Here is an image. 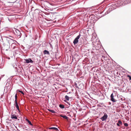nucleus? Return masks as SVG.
<instances>
[{
  "label": "nucleus",
  "instance_id": "nucleus-45",
  "mask_svg": "<svg viewBox=\"0 0 131 131\" xmlns=\"http://www.w3.org/2000/svg\"><path fill=\"white\" fill-rule=\"evenodd\" d=\"M15 69H17V67H15Z\"/></svg>",
  "mask_w": 131,
  "mask_h": 131
},
{
  "label": "nucleus",
  "instance_id": "nucleus-34",
  "mask_svg": "<svg viewBox=\"0 0 131 131\" xmlns=\"http://www.w3.org/2000/svg\"><path fill=\"white\" fill-rule=\"evenodd\" d=\"M57 46L58 47V41H57V42H56V46L57 47Z\"/></svg>",
  "mask_w": 131,
  "mask_h": 131
},
{
  "label": "nucleus",
  "instance_id": "nucleus-29",
  "mask_svg": "<svg viewBox=\"0 0 131 131\" xmlns=\"http://www.w3.org/2000/svg\"><path fill=\"white\" fill-rule=\"evenodd\" d=\"M124 126L125 127H127L128 125V124L127 123H124Z\"/></svg>",
  "mask_w": 131,
  "mask_h": 131
},
{
  "label": "nucleus",
  "instance_id": "nucleus-2",
  "mask_svg": "<svg viewBox=\"0 0 131 131\" xmlns=\"http://www.w3.org/2000/svg\"><path fill=\"white\" fill-rule=\"evenodd\" d=\"M13 31L15 36H16V37H14L11 36H8L6 37L7 38V40H8V41H9V40L8 39H10V40L13 41H16L15 39H16L17 38H20L21 36V33L16 28H14Z\"/></svg>",
  "mask_w": 131,
  "mask_h": 131
},
{
  "label": "nucleus",
  "instance_id": "nucleus-48",
  "mask_svg": "<svg viewBox=\"0 0 131 131\" xmlns=\"http://www.w3.org/2000/svg\"><path fill=\"white\" fill-rule=\"evenodd\" d=\"M8 20H9V19H8Z\"/></svg>",
  "mask_w": 131,
  "mask_h": 131
},
{
  "label": "nucleus",
  "instance_id": "nucleus-37",
  "mask_svg": "<svg viewBox=\"0 0 131 131\" xmlns=\"http://www.w3.org/2000/svg\"><path fill=\"white\" fill-rule=\"evenodd\" d=\"M102 96L103 97L102 99H104V96H103V94H102Z\"/></svg>",
  "mask_w": 131,
  "mask_h": 131
},
{
  "label": "nucleus",
  "instance_id": "nucleus-33",
  "mask_svg": "<svg viewBox=\"0 0 131 131\" xmlns=\"http://www.w3.org/2000/svg\"><path fill=\"white\" fill-rule=\"evenodd\" d=\"M116 124L117 126H121V125H119V123L118 122Z\"/></svg>",
  "mask_w": 131,
  "mask_h": 131
},
{
  "label": "nucleus",
  "instance_id": "nucleus-31",
  "mask_svg": "<svg viewBox=\"0 0 131 131\" xmlns=\"http://www.w3.org/2000/svg\"><path fill=\"white\" fill-rule=\"evenodd\" d=\"M73 43L74 45H76V44L78 43L79 41H73Z\"/></svg>",
  "mask_w": 131,
  "mask_h": 131
},
{
  "label": "nucleus",
  "instance_id": "nucleus-12",
  "mask_svg": "<svg viewBox=\"0 0 131 131\" xmlns=\"http://www.w3.org/2000/svg\"><path fill=\"white\" fill-rule=\"evenodd\" d=\"M11 118L12 119H18L16 115L15 114H12L11 115Z\"/></svg>",
  "mask_w": 131,
  "mask_h": 131
},
{
  "label": "nucleus",
  "instance_id": "nucleus-15",
  "mask_svg": "<svg viewBox=\"0 0 131 131\" xmlns=\"http://www.w3.org/2000/svg\"><path fill=\"white\" fill-rule=\"evenodd\" d=\"M47 41H43L42 43V46L45 47L47 46L48 45V43H47Z\"/></svg>",
  "mask_w": 131,
  "mask_h": 131
},
{
  "label": "nucleus",
  "instance_id": "nucleus-18",
  "mask_svg": "<svg viewBox=\"0 0 131 131\" xmlns=\"http://www.w3.org/2000/svg\"><path fill=\"white\" fill-rule=\"evenodd\" d=\"M30 44L32 47L35 46L36 44L35 41H31Z\"/></svg>",
  "mask_w": 131,
  "mask_h": 131
},
{
  "label": "nucleus",
  "instance_id": "nucleus-19",
  "mask_svg": "<svg viewBox=\"0 0 131 131\" xmlns=\"http://www.w3.org/2000/svg\"><path fill=\"white\" fill-rule=\"evenodd\" d=\"M26 120L28 122L29 125L32 126H33V125L32 124L31 122L28 119L26 118Z\"/></svg>",
  "mask_w": 131,
  "mask_h": 131
},
{
  "label": "nucleus",
  "instance_id": "nucleus-22",
  "mask_svg": "<svg viewBox=\"0 0 131 131\" xmlns=\"http://www.w3.org/2000/svg\"><path fill=\"white\" fill-rule=\"evenodd\" d=\"M59 106L61 109H63L64 108V105L61 104H60L59 105Z\"/></svg>",
  "mask_w": 131,
  "mask_h": 131
},
{
  "label": "nucleus",
  "instance_id": "nucleus-25",
  "mask_svg": "<svg viewBox=\"0 0 131 131\" xmlns=\"http://www.w3.org/2000/svg\"><path fill=\"white\" fill-rule=\"evenodd\" d=\"M17 92H19L20 93H21L23 95L24 94V93L21 90H20L19 89L17 90Z\"/></svg>",
  "mask_w": 131,
  "mask_h": 131
},
{
  "label": "nucleus",
  "instance_id": "nucleus-41",
  "mask_svg": "<svg viewBox=\"0 0 131 131\" xmlns=\"http://www.w3.org/2000/svg\"><path fill=\"white\" fill-rule=\"evenodd\" d=\"M121 127V128H123V129H124L125 128V127H123V126Z\"/></svg>",
  "mask_w": 131,
  "mask_h": 131
},
{
  "label": "nucleus",
  "instance_id": "nucleus-32",
  "mask_svg": "<svg viewBox=\"0 0 131 131\" xmlns=\"http://www.w3.org/2000/svg\"><path fill=\"white\" fill-rule=\"evenodd\" d=\"M74 85L76 88H78V86H77V83H75Z\"/></svg>",
  "mask_w": 131,
  "mask_h": 131
},
{
  "label": "nucleus",
  "instance_id": "nucleus-5",
  "mask_svg": "<svg viewBox=\"0 0 131 131\" xmlns=\"http://www.w3.org/2000/svg\"><path fill=\"white\" fill-rule=\"evenodd\" d=\"M118 97V96H117L115 93L113 94L112 93L111 94L110 96V100L113 102H118L116 99Z\"/></svg>",
  "mask_w": 131,
  "mask_h": 131
},
{
  "label": "nucleus",
  "instance_id": "nucleus-28",
  "mask_svg": "<svg viewBox=\"0 0 131 131\" xmlns=\"http://www.w3.org/2000/svg\"><path fill=\"white\" fill-rule=\"evenodd\" d=\"M4 66V64L3 63H1L0 64V68H2L3 67V66Z\"/></svg>",
  "mask_w": 131,
  "mask_h": 131
},
{
  "label": "nucleus",
  "instance_id": "nucleus-47",
  "mask_svg": "<svg viewBox=\"0 0 131 131\" xmlns=\"http://www.w3.org/2000/svg\"><path fill=\"white\" fill-rule=\"evenodd\" d=\"M33 2H34V1H33Z\"/></svg>",
  "mask_w": 131,
  "mask_h": 131
},
{
  "label": "nucleus",
  "instance_id": "nucleus-7",
  "mask_svg": "<svg viewBox=\"0 0 131 131\" xmlns=\"http://www.w3.org/2000/svg\"><path fill=\"white\" fill-rule=\"evenodd\" d=\"M79 39V40L80 41H82L83 40H84V39L83 38V36L82 35H81V34L80 33H79V35H78L75 38L73 41H79L78 40Z\"/></svg>",
  "mask_w": 131,
  "mask_h": 131
},
{
  "label": "nucleus",
  "instance_id": "nucleus-23",
  "mask_svg": "<svg viewBox=\"0 0 131 131\" xmlns=\"http://www.w3.org/2000/svg\"><path fill=\"white\" fill-rule=\"evenodd\" d=\"M48 110L49 112H51L53 113H56V112L54 110H52L50 109H48Z\"/></svg>",
  "mask_w": 131,
  "mask_h": 131
},
{
  "label": "nucleus",
  "instance_id": "nucleus-36",
  "mask_svg": "<svg viewBox=\"0 0 131 131\" xmlns=\"http://www.w3.org/2000/svg\"><path fill=\"white\" fill-rule=\"evenodd\" d=\"M49 44L50 46V47L51 48H52V46L51 44L50 43H49Z\"/></svg>",
  "mask_w": 131,
  "mask_h": 131
},
{
  "label": "nucleus",
  "instance_id": "nucleus-30",
  "mask_svg": "<svg viewBox=\"0 0 131 131\" xmlns=\"http://www.w3.org/2000/svg\"><path fill=\"white\" fill-rule=\"evenodd\" d=\"M127 77L129 78V80H131V76L129 75H127Z\"/></svg>",
  "mask_w": 131,
  "mask_h": 131
},
{
  "label": "nucleus",
  "instance_id": "nucleus-44",
  "mask_svg": "<svg viewBox=\"0 0 131 131\" xmlns=\"http://www.w3.org/2000/svg\"><path fill=\"white\" fill-rule=\"evenodd\" d=\"M67 113H70V112H67Z\"/></svg>",
  "mask_w": 131,
  "mask_h": 131
},
{
  "label": "nucleus",
  "instance_id": "nucleus-20",
  "mask_svg": "<svg viewBox=\"0 0 131 131\" xmlns=\"http://www.w3.org/2000/svg\"><path fill=\"white\" fill-rule=\"evenodd\" d=\"M20 50L16 49L15 50V52L16 54H19L20 53Z\"/></svg>",
  "mask_w": 131,
  "mask_h": 131
},
{
  "label": "nucleus",
  "instance_id": "nucleus-40",
  "mask_svg": "<svg viewBox=\"0 0 131 131\" xmlns=\"http://www.w3.org/2000/svg\"><path fill=\"white\" fill-rule=\"evenodd\" d=\"M71 93H72L71 92H70L69 93H67V94H70Z\"/></svg>",
  "mask_w": 131,
  "mask_h": 131
},
{
  "label": "nucleus",
  "instance_id": "nucleus-17",
  "mask_svg": "<svg viewBox=\"0 0 131 131\" xmlns=\"http://www.w3.org/2000/svg\"><path fill=\"white\" fill-rule=\"evenodd\" d=\"M60 116L63 118L66 119H68V117L65 115H61Z\"/></svg>",
  "mask_w": 131,
  "mask_h": 131
},
{
  "label": "nucleus",
  "instance_id": "nucleus-10",
  "mask_svg": "<svg viewBox=\"0 0 131 131\" xmlns=\"http://www.w3.org/2000/svg\"><path fill=\"white\" fill-rule=\"evenodd\" d=\"M24 60H25V62H24L25 63H33L34 61L31 60V58H28V59H24Z\"/></svg>",
  "mask_w": 131,
  "mask_h": 131
},
{
  "label": "nucleus",
  "instance_id": "nucleus-21",
  "mask_svg": "<svg viewBox=\"0 0 131 131\" xmlns=\"http://www.w3.org/2000/svg\"><path fill=\"white\" fill-rule=\"evenodd\" d=\"M44 2L45 3V4L48 6L49 5H52V4L50 3L47 1H45Z\"/></svg>",
  "mask_w": 131,
  "mask_h": 131
},
{
  "label": "nucleus",
  "instance_id": "nucleus-26",
  "mask_svg": "<svg viewBox=\"0 0 131 131\" xmlns=\"http://www.w3.org/2000/svg\"><path fill=\"white\" fill-rule=\"evenodd\" d=\"M6 85H7V87L8 88H10V86H11V85L10 84H9V83H7L6 84Z\"/></svg>",
  "mask_w": 131,
  "mask_h": 131
},
{
  "label": "nucleus",
  "instance_id": "nucleus-38",
  "mask_svg": "<svg viewBox=\"0 0 131 131\" xmlns=\"http://www.w3.org/2000/svg\"><path fill=\"white\" fill-rule=\"evenodd\" d=\"M12 108L14 110L15 107V106H13L12 107Z\"/></svg>",
  "mask_w": 131,
  "mask_h": 131
},
{
  "label": "nucleus",
  "instance_id": "nucleus-43",
  "mask_svg": "<svg viewBox=\"0 0 131 131\" xmlns=\"http://www.w3.org/2000/svg\"><path fill=\"white\" fill-rule=\"evenodd\" d=\"M17 131H20L18 129H17Z\"/></svg>",
  "mask_w": 131,
  "mask_h": 131
},
{
  "label": "nucleus",
  "instance_id": "nucleus-14",
  "mask_svg": "<svg viewBox=\"0 0 131 131\" xmlns=\"http://www.w3.org/2000/svg\"><path fill=\"white\" fill-rule=\"evenodd\" d=\"M43 53L44 54H48L50 55V53L49 51L46 50H44L43 51Z\"/></svg>",
  "mask_w": 131,
  "mask_h": 131
},
{
  "label": "nucleus",
  "instance_id": "nucleus-8",
  "mask_svg": "<svg viewBox=\"0 0 131 131\" xmlns=\"http://www.w3.org/2000/svg\"><path fill=\"white\" fill-rule=\"evenodd\" d=\"M108 115L105 113H104L103 116L100 118V119L103 121H105L107 119Z\"/></svg>",
  "mask_w": 131,
  "mask_h": 131
},
{
  "label": "nucleus",
  "instance_id": "nucleus-49",
  "mask_svg": "<svg viewBox=\"0 0 131 131\" xmlns=\"http://www.w3.org/2000/svg\"><path fill=\"white\" fill-rule=\"evenodd\" d=\"M1 40V39H0V40Z\"/></svg>",
  "mask_w": 131,
  "mask_h": 131
},
{
  "label": "nucleus",
  "instance_id": "nucleus-16",
  "mask_svg": "<svg viewBox=\"0 0 131 131\" xmlns=\"http://www.w3.org/2000/svg\"><path fill=\"white\" fill-rule=\"evenodd\" d=\"M65 98L66 100L68 101H69L70 98L72 99V97H69L68 96H67V95H66L65 96Z\"/></svg>",
  "mask_w": 131,
  "mask_h": 131
},
{
  "label": "nucleus",
  "instance_id": "nucleus-50",
  "mask_svg": "<svg viewBox=\"0 0 131 131\" xmlns=\"http://www.w3.org/2000/svg\"><path fill=\"white\" fill-rule=\"evenodd\" d=\"M124 131L123 130V131Z\"/></svg>",
  "mask_w": 131,
  "mask_h": 131
},
{
  "label": "nucleus",
  "instance_id": "nucleus-39",
  "mask_svg": "<svg viewBox=\"0 0 131 131\" xmlns=\"http://www.w3.org/2000/svg\"><path fill=\"white\" fill-rule=\"evenodd\" d=\"M67 100H64V102H66H66H67Z\"/></svg>",
  "mask_w": 131,
  "mask_h": 131
},
{
  "label": "nucleus",
  "instance_id": "nucleus-11",
  "mask_svg": "<svg viewBox=\"0 0 131 131\" xmlns=\"http://www.w3.org/2000/svg\"><path fill=\"white\" fill-rule=\"evenodd\" d=\"M16 42L15 43H13L12 45V46H13V49H15L16 48H17L16 46H18V45H19V43H18L17 41H15Z\"/></svg>",
  "mask_w": 131,
  "mask_h": 131
},
{
  "label": "nucleus",
  "instance_id": "nucleus-24",
  "mask_svg": "<svg viewBox=\"0 0 131 131\" xmlns=\"http://www.w3.org/2000/svg\"><path fill=\"white\" fill-rule=\"evenodd\" d=\"M25 46L28 49H29L31 47H32L30 45H28V44H26V45Z\"/></svg>",
  "mask_w": 131,
  "mask_h": 131
},
{
  "label": "nucleus",
  "instance_id": "nucleus-35",
  "mask_svg": "<svg viewBox=\"0 0 131 131\" xmlns=\"http://www.w3.org/2000/svg\"><path fill=\"white\" fill-rule=\"evenodd\" d=\"M69 105H71L70 104V103L68 102H66Z\"/></svg>",
  "mask_w": 131,
  "mask_h": 131
},
{
  "label": "nucleus",
  "instance_id": "nucleus-42",
  "mask_svg": "<svg viewBox=\"0 0 131 131\" xmlns=\"http://www.w3.org/2000/svg\"><path fill=\"white\" fill-rule=\"evenodd\" d=\"M1 39H2V40H3V38H2V37L1 36Z\"/></svg>",
  "mask_w": 131,
  "mask_h": 131
},
{
  "label": "nucleus",
  "instance_id": "nucleus-13",
  "mask_svg": "<svg viewBox=\"0 0 131 131\" xmlns=\"http://www.w3.org/2000/svg\"><path fill=\"white\" fill-rule=\"evenodd\" d=\"M49 129L53 130L55 131H59V129L57 128L54 127H50Z\"/></svg>",
  "mask_w": 131,
  "mask_h": 131
},
{
  "label": "nucleus",
  "instance_id": "nucleus-1",
  "mask_svg": "<svg viewBox=\"0 0 131 131\" xmlns=\"http://www.w3.org/2000/svg\"><path fill=\"white\" fill-rule=\"evenodd\" d=\"M126 0H119L117 1L116 3H111L110 4V5L108 8V10L105 13V14H107L110 13L113 10H114L117 7L120 6H123L124 5L128 3Z\"/></svg>",
  "mask_w": 131,
  "mask_h": 131
},
{
  "label": "nucleus",
  "instance_id": "nucleus-46",
  "mask_svg": "<svg viewBox=\"0 0 131 131\" xmlns=\"http://www.w3.org/2000/svg\"><path fill=\"white\" fill-rule=\"evenodd\" d=\"M1 79V77H0V80Z\"/></svg>",
  "mask_w": 131,
  "mask_h": 131
},
{
  "label": "nucleus",
  "instance_id": "nucleus-4",
  "mask_svg": "<svg viewBox=\"0 0 131 131\" xmlns=\"http://www.w3.org/2000/svg\"><path fill=\"white\" fill-rule=\"evenodd\" d=\"M92 44L93 46L95 47L97 50L101 48V47H102L100 41H92Z\"/></svg>",
  "mask_w": 131,
  "mask_h": 131
},
{
  "label": "nucleus",
  "instance_id": "nucleus-3",
  "mask_svg": "<svg viewBox=\"0 0 131 131\" xmlns=\"http://www.w3.org/2000/svg\"><path fill=\"white\" fill-rule=\"evenodd\" d=\"M0 42V47L1 50L5 52L8 50L10 48V44L9 41H7L6 43H4V41Z\"/></svg>",
  "mask_w": 131,
  "mask_h": 131
},
{
  "label": "nucleus",
  "instance_id": "nucleus-27",
  "mask_svg": "<svg viewBox=\"0 0 131 131\" xmlns=\"http://www.w3.org/2000/svg\"><path fill=\"white\" fill-rule=\"evenodd\" d=\"M118 122L119 123V125H121V126H122V125L123 123L121 120H119L118 121Z\"/></svg>",
  "mask_w": 131,
  "mask_h": 131
},
{
  "label": "nucleus",
  "instance_id": "nucleus-6",
  "mask_svg": "<svg viewBox=\"0 0 131 131\" xmlns=\"http://www.w3.org/2000/svg\"><path fill=\"white\" fill-rule=\"evenodd\" d=\"M17 94L16 93L15 94V100L14 101L15 103L14 105L15 107L17 108L19 112H20V110L19 106L18 105V103L17 102Z\"/></svg>",
  "mask_w": 131,
  "mask_h": 131
},
{
  "label": "nucleus",
  "instance_id": "nucleus-9",
  "mask_svg": "<svg viewBox=\"0 0 131 131\" xmlns=\"http://www.w3.org/2000/svg\"><path fill=\"white\" fill-rule=\"evenodd\" d=\"M91 40V41H100L99 39H98V37L96 35L95 36L93 35L92 36Z\"/></svg>",
  "mask_w": 131,
  "mask_h": 131
}]
</instances>
